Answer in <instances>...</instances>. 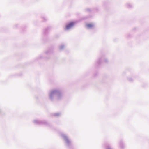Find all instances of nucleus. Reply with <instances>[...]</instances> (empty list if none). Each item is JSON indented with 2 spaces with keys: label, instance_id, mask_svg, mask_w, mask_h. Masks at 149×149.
Here are the masks:
<instances>
[{
  "label": "nucleus",
  "instance_id": "nucleus-3",
  "mask_svg": "<svg viewBox=\"0 0 149 149\" xmlns=\"http://www.w3.org/2000/svg\"><path fill=\"white\" fill-rule=\"evenodd\" d=\"M56 91H52V93H51V94L52 95H53V94Z\"/></svg>",
  "mask_w": 149,
  "mask_h": 149
},
{
  "label": "nucleus",
  "instance_id": "nucleus-1",
  "mask_svg": "<svg viewBox=\"0 0 149 149\" xmlns=\"http://www.w3.org/2000/svg\"><path fill=\"white\" fill-rule=\"evenodd\" d=\"M74 24V22H71L67 25L66 26V28L67 29H69L72 27Z\"/></svg>",
  "mask_w": 149,
  "mask_h": 149
},
{
  "label": "nucleus",
  "instance_id": "nucleus-4",
  "mask_svg": "<svg viewBox=\"0 0 149 149\" xmlns=\"http://www.w3.org/2000/svg\"><path fill=\"white\" fill-rule=\"evenodd\" d=\"M107 149H110V148H108Z\"/></svg>",
  "mask_w": 149,
  "mask_h": 149
},
{
  "label": "nucleus",
  "instance_id": "nucleus-2",
  "mask_svg": "<svg viewBox=\"0 0 149 149\" xmlns=\"http://www.w3.org/2000/svg\"><path fill=\"white\" fill-rule=\"evenodd\" d=\"M87 26L88 28H91L93 26V25L92 24H88Z\"/></svg>",
  "mask_w": 149,
  "mask_h": 149
}]
</instances>
